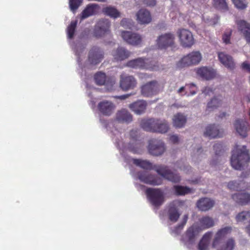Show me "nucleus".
<instances>
[{
	"mask_svg": "<svg viewBox=\"0 0 250 250\" xmlns=\"http://www.w3.org/2000/svg\"><path fill=\"white\" fill-rule=\"evenodd\" d=\"M232 198L237 203L241 205L250 203V194L244 192L233 194Z\"/></svg>",
	"mask_w": 250,
	"mask_h": 250,
	"instance_id": "nucleus-27",
	"label": "nucleus"
},
{
	"mask_svg": "<svg viewBox=\"0 0 250 250\" xmlns=\"http://www.w3.org/2000/svg\"><path fill=\"white\" fill-rule=\"evenodd\" d=\"M110 22L108 19H102L98 21L94 30L96 37H101L110 32Z\"/></svg>",
	"mask_w": 250,
	"mask_h": 250,
	"instance_id": "nucleus-15",
	"label": "nucleus"
},
{
	"mask_svg": "<svg viewBox=\"0 0 250 250\" xmlns=\"http://www.w3.org/2000/svg\"><path fill=\"white\" fill-rule=\"evenodd\" d=\"M200 232V228L197 225H193L189 227L181 238V241L188 248L194 244L196 237Z\"/></svg>",
	"mask_w": 250,
	"mask_h": 250,
	"instance_id": "nucleus-7",
	"label": "nucleus"
},
{
	"mask_svg": "<svg viewBox=\"0 0 250 250\" xmlns=\"http://www.w3.org/2000/svg\"><path fill=\"white\" fill-rule=\"evenodd\" d=\"M143 3L147 6H154L156 4V0H144Z\"/></svg>",
	"mask_w": 250,
	"mask_h": 250,
	"instance_id": "nucleus-51",
	"label": "nucleus"
},
{
	"mask_svg": "<svg viewBox=\"0 0 250 250\" xmlns=\"http://www.w3.org/2000/svg\"><path fill=\"white\" fill-rule=\"evenodd\" d=\"M213 149L216 155H220L224 151L223 146L221 143H216L213 146Z\"/></svg>",
	"mask_w": 250,
	"mask_h": 250,
	"instance_id": "nucleus-46",
	"label": "nucleus"
},
{
	"mask_svg": "<svg viewBox=\"0 0 250 250\" xmlns=\"http://www.w3.org/2000/svg\"><path fill=\"white\" fill-rule=\"evenodd\" d=\"M189 85H190V86H195V84L193 83H191Z\"/></svg>",
	"mask_w": 250,
	"mask_h": 250,
	"instance_id": "nucleus-61",
	"label": "nucleus"
},
{
	"mask_svg": "<svg viewBox=\"0 0 250 250\" xmlns=\"http://www.w3.org/2000/svg\"><path fill=\"white\" fill-rule=\"evenodd\" d=\"M237 133L243 138L247 136L248 123L241 119L236 120L234 124Z\"/></svg>",
	"mask_w": 250,
	"mask_h": 250,
	"instance_id": "nucleus-22",
	"label": "nucleus"
},
{
	"mask_svg": "<svg viewBox=\"0 0 250 250\" xmlns=\"http://www.w3.org/2000/svg\"><path fill=\"white\" fill-rule=\"evenodd\" d=\"M197 74L203 79L209 80L213 79L216 75L215 71L207 67H201L197 69Z\"/></svg>",
	"mask_w": 250,
	"mask_h": 250,
	"instance_id": "nucleus-24",
	"label": "nucleus"
},
{
	"mask_svg": "<svg viewBox=\"0 0 250 250\" xmlns=\"http://www.w3.org/2000/svg\"><path fill=\"white\" fill-rule=\"evenodd\" d=\"M169 140L172 143L176 144L179 141V138L178 136L173 135L170 137Z\"/></svg>",
	"mask_w": 250,
	"mask_h": 250,
	"instance_id": "nucleus-54",
	"label": "nucleus"
},
{
	"mask_svg": "<svg viewBox=\"0 0 250 250\" xmlns=\"http://www.w3.org/2000/svg\"><path fill=\"white\" fill-rule=\"evenodd\" d=\"M202 55L199 51H192L183 57L176 64L180 69L192 65L198 64L202 60Z\"/></svg>",
	"mask_w": 250,
	"mask_h": 250,
	"instance_id": "nucleus-6",
	"label": "nucleus"
},
{
	"mask_svg": "<svg viewBox=\"0 0 250 250\" xmlns=\"http://www.w3.org/2000/svg\"><path fill=\"white\" fill-rule=\"evenodd\" d=\"M238 28L248 43H250V24L243 20L237 22Z\"/></svg>",
	"mask_w": 250,
	"mask_h": 250,
	"instance_id": "nucleus-21",
	"label": "nucleus"
},
{
	"mask_svg": "<svg viewBox=\"0 0 250 250\" xmlns=\"http://www.w3.org/2000/svg\"><path fill=\"white\" fill-rule=\"evenodd\" d=\"M121 36L128 44L134 46L140 44L142 41V37L139 34L130 31H122Z\"/></svg>",
	"mask_w": 250,
	"mask_h": 250,
	"instance_id": "nucleus-16",
	"label": "nucleus"
},
{
	"mask_svg": "<svg viewBox=\"0 0 250 250\" xmlns=\"http://www.w3.org/2000/svg\"><path fill=\"white\" fill-rule=\"evenodd\" d=\"M134 164L145 169H154L158 174L166 179L173 183H177L180 181L181 177L179 174L172 172L167 167L164 165H154L146 160L135 159Z\"/></svg>",
	"mask_w": 250,
	"mask_h": 250,
	"instance_id": "nucleus-1",
	"label": "nucleus"
},
{
	"mask_svg": "<svg viewBox=\"0 0 250 250\" xmlns=\"http://www.w3.org/2000/svg\"><path fill=\"white\" fill-rule=\"evenodd\" d=\"M235 7L239 9H244L246 8L247 4L245 0H232Z\"/></svg>",
	"mask_w": 250,
	"mask_h": 250,
	"instance_id": "nucleus-45",
	"label": "nucleus"
},
{
	"mask_svg": "<svg viewBox=\"0 0 250 250\" xmlns=\"http://www.w3.org/2000/svg\"><path fill=\"white\" fill-rule=\"evenodd\" d=\"M131 53L123 47H119L116 50L112 51V54L113 59L116 61H122L127 59Z\"/></svg>",
	"mask_w": 250,
	"mask_h": 250,
	"instance_id": "nucleus-20",
	"label": "nucleus"
},
{
	"mask_svg": "<svg viewBox=\"0 0 250 250\" xmlns=\"http://www.w3.org/2000/svg\"><path fill=\"white\" fill-rule=\"evenodd\" d=\"M191 93H192V95H193V94H195L196 93V92H193Z\"/></svg>",
	"mask_w": 250,
	"mask_h": 250,
	"instance_id": "nucleus-62",
	"label": "nucleus"
},
{
	"mask_svg": "<svg viewBox=\"0 0 250 250\" xmlns=\"http://www.w3.org/2000/svg\"><path fill=\"white\" fill-rule=\"evenodd\" d=\"M187 122L186 117L181 113H177L173 118V125L177 128L183 127Z\"/></svg>",
	"mask_w": 250,
	"mask_h": 250,
	"instance_id": "nucleus-34",
	"label": "nucleus"
},
{
	"mask_svg": "<svg viewBox=\"0 0 250 250\" xmlns=\"http://www.w3.org/2000/svg\"><path fill=\"white\" fill-rule=\"evenodd\" d=\"M174 35L171 33H167L160 36L157 40V45L158 48L167 49L172 47L175 43Z\"/></svg>",
	"mask_w": 250,
	"mask_h": 250,
	"instance_id": "nucleus-10",
	"label": "nucleus"
},
{
	"mask_svg": "<svg viewBox=\"0 0 250 250\" xmlns=\"http://www.w3.org/2000/svg\"><path fill=\"white\" fill-rule=\"evenodd\" d=\"M137 81L132 76L122 74L120 76V86L125 91L134 89L137 85Z\"/></svg>",
	"mask_w": 250,
	"mask_h": 250,
	"instance_id": "nucleus-13",
	"label": "nucleus"
},
{
	"mask_svg": "<svg viewBox=\"0 0 250 250\" xmlns=\"http://www.w3.org/2000/svg\"><path fill=\"white\" fill-rule=\"evenodd\" d=\"M137 175L139 180L146 184L158 186L162 183L161 179L154 175L148 174L146 171L138 172Z\"/></svg>",
	"mask_w": 250,
	"mask_h": 250,
	"instance_id": "nucleus-14",
	"label": "nucleus"
},
{
	"mask_svg": "<svg viewBox=\"0 0 250 250\" xmlns=\"http://www.w3.org/2000/svg\"><path fill=\"white\" fill-rule=\"evenodd\" d=\"M98 5L96 4H89L86 6L81 14V20H83L88 17L96 14Z\"/></svg>",
	"mask_w": 250,
	"mask_h": 250,
	"instance_id": "nucleus-30",
	"label": "nucleus"
},
{
	"mask_svg": "<svg viewBox=\"0 0 250 250\" xmlns=\"http://www.w3.org/2000/svg\"><path fill=\"white\" fill-rule=\"evenodd\" d=\"M173 188L177 195H185L190 193L191 190L190 188L182 186H174Z\"/></svg>",
	"mask_w": 250,
	"mask_h": 250,
	"instance_id": "nucleus-39",
	"label": "nucleus"
},
{
	"mask_svg": "<svg viewBox=\"0 0 250 250\" xmlns=\"http://www.w3.org/2000/svg\"><path fill=\"white\" fill-rule=\"evenodd\" d=\"M185 89V87L184 86H182L181 87V88H179V89L178 90V93H181L182 91H183Z\"/></svg>",
	"mask_w": 250,
	"mask_h": 250,
	"instance_id": "nucleus-58",
	"label": "nucleus"
},
{
	"mask_svg": "<svg viewBox=\"0 0 250 250\" xmlns=\"http://www.w3.org/2000/svg\"><path fill=\"white\" fill-rule=\"evenodd\" d=\"M180 168L181 169H183L184 170L185 169V167H180Z\"/></svg>",
	"mask_w": 250,
	"mask_h": 250,
	"instance_id": "nucleus-60",
	"label": "nucleus"
},
{
	"mask_svg": "<svg viewBox=\"0 0 250 250\" xmlns=\"http://www.w3.org/2000/svg\"><path fill=\"white\" fill-rule=\"evenodd\" d=\"M188 218V214H185L183 217L181 222L173 228L172 230V232L176 234V235H179L187 224Z\"/></svg>",
	"mask_w": 250,
	"mask_h": 250,
	"instance_id": "nucleus-37",
	"label": "nucleus"
},
{
	"mask_svg": "<svg viewBox=\"0 0 250 250\" xmlns=\"http://www.w3.org/2000/svg\"><path fill=\"white\" fill-rule=\"evenodd\" d=\"M218 58L220 62L227 68L232 70L235 67V63L232 58L223 52L218 53Z\"/></svg>",
	"mask_w": 250,
	"mask_h": 250,
	"instance_id": "nucleus-26",
	"label": "nucleus"
},
{
	"mask_svg": "<svg viewBox=\"0 0 250 250\" xmlns=\"http://www.w3.org/2000/svg\"><path fill=\"white\" fill-rule=\"evenodd\" d=\"M140 126L144 130L152 132L165 133L169 129L167 121L157 119H143L140 122Z\"/></svg>",
	"mask_w": 250,
	"mask_h": 250,
	"instance_id": "nucleus-3",
	"label": "nucleus"
},
{
	"mask_svg": "<svg viewBox=\"0 0 250 250\" xmlns=\"http://www.w3.org/2000/svg\"><path fill=\"white\" fill-rule=\"evenodd\" d=\"M136 16L138 22L141 24H148L152 20L151 14L146 9H140L137 12Z\"/></svg>",
	"mask_w": 250,
	"mask_h": 250,
	"instance_id": "nucleus-25",
	"label": "nucleus"
},
{
	"mask_svg": "<svg viewBox=\"0 0 250 250\" xmlns=\"http://www.w3.org/2000/svg\"><path fill=\"white\" fill-rule=\"evenodd\" d=\"M146 194L150 203L155 207H160L165 202L164 193L161 188H148L146 190Z\"/></svg>",
	"mask_w": 250,
	"mask_h": 250,
	"instance_id": "nucleus-5",
	"label": "nucleus"
},
{
	"mask_svg": "<svg viewBox=\"0 0 250 250\" xmlns=\"http://www.w3.org/2000/svg\"><path fill=\"white\" fill-rule=\"evenodd\" d=\"M180 45L184 48H190L195 44V40L192 33L189 30L180 28L177 31Z\"/></svg>",
	"mask_w": 250,
	"mask_h": 250,
	"instance_id": "nucleus-8",
	"label": "nucleus"
},
{
	"mask_svg": "<svg viewBox=\"0 0 250 250\" xmlns=\"http://www.w3.org/2000/svg\"><path fill=\"white\" fill-rule=\"evenodd\" d=\"M214 6L220 10L227 11L229 9L226 0H213Z\"/></svg>",
	"mask_w": 250,
	"mask_h": 250,
	"instance_id": "nucleus-41",
	"label": "nucleus"
},
{
	"mask_svg": "<svg viewBox=\"0 0 250 250\" xmlns=\"http://www.w3.org/2000/svg\"><path fill=\"white\" fill-rule=\"evenodd\" d=\"M147 105L146 101L144 100H138L130 104L128 107L136 114L141 115L145 112Z\"/></svg>",
	"mask_w": 250,
	"mask_h": 250,
	"instance_id": "nucleus-19",
	"label": "nucleus"
},
{
	"mask_svg": "<svg viewBox=\"0 0 250 250\" xmlns=\"http://www.w3.org/2000/svg\"><path fill=\"white\" fill-rule=\"evenodd\" d=\"M132 115L125 109L118 111L116 115V119L119 123L128 124L132 121Z\"/></svg>",
	"mask_w": 250,
	"mask_h": 250,
	"instance_id": "nucleus-23",
	"label": "nucleus"
},
{
	"mask_svg": "<svg viewBox=\"0 0 250 250\" xmlns=\"http://www.w3.org/2000/svg\"><path fill=\"white\" fill-rule=\"evenodd\" d=\"M226 115V113L225 112L222 113L220 115L219 117L221 118H222L223 117H225Z\"/></svg>",
	"mask_w": 250,
	"mask_h": 250,
	"instance_id": "nucleus-59",
	"label": "nucleus"
},
{
	"mask_svg": "<svg viewBox=\"0 0 250 250\" xmlns=\"http://www.w3.org/2000/svg\"><path fill=\"white\" fill-rule=\"evenodd\" d=\"M250 224L246 228L247 232L250 235V222H249Z\"/></svg>",
	"mask_w": 250,
	"mask_h": 250,
	"instance_id": "nucleus-57",
	"label": "nucleus"
},
{
	"mask_svg": "<svg viewBox=\"0 0 250 250\" xmlns=\"http://www.w3.org/2000/svg\"><path fill=\"white\" fill-rule=\"evenodd\" d=\"M94 79L97 84L102 85L105 83L106 75L105 73L99 72L95 75Z\"/></svg>",
	"mask_w": 250,
	"mask_h": 250,
	"instance_id": "nucleus-42",
	"label": "nucleus"
},
{
	"mask_svg": "<svg viewBox=\"0 0 250 250\" xmlns=\"http://www.w3.org/2000/svg\"><path fill=\"white\" fill-rule=\"evenodd\" d=\"M159 91V84L156 81H152L141 87V94L145 97L156 95Z\"/></svg>",
	"mask_w": 250,
	"mask_h": 250,
	"instance_id": "nucleus-11",
	"label": "nucleus"
},
{
	"mask_svg": "<svg viewBox=\"0 0 250 250\" xmlns=\"http://www.w3.org/2000/svg\"><path fill=\"white\" fill-rule=\"evenodd\" d=\"M115 108L113 104L108 101H103L100 102L98 105L99 111L104 115L110 116Z\"/></svg>",
	"mask_w": 250,
	"mask_h": 250,
	"instance_id": "nucleus-18",
	"label": "nucleus"
},
{
	"mask_svg": "<svg viewBox=\"0 0 250 250\" xmlns=\"http://www.w3.org/2000/svg\"><path fill=\"white\" fill-rule=\"evenodd\" d=\"M214 202L208 198H203L197 202V206L202 211H207L213 207Z\"/></svg>",
	"mask_w": 250,
	"mask_h": 250,
	"instance_id": "nucleus-28",
	"label": "nucleus"
},
{
	"mask_svg": "<svg viewBox=\"0 0 250 250\" xmlns=\"http://www.w3.org/2000/svg\"><path fill=\"white\" fill-rule=\"evenodd\" d=\"M203 93H204L205 95L207 96L210 95V94H213L214 92L212 88L210 87H206L203 90Z\"/></svg>",
	"mask_w": 250,
	"mask_h": 250,
	"instance_id": "nucleus-52",
	"label": "nucleus"
},
{
	"mask_svg": "<svg viewBox=\"0 0 250 250\" xmlns=\"http://www.w3.org/2000/svg\"><path fill=\"white\" fill-rule=\"evenodd\" d=\"M241 68L242 70L250 73V63L247 61H245L241 64Z\"/></svg>",
	"mask_w": 250,
	"mask_h": 250,
	"instance_id": "nucleus-50",
	"label": "nucleus"
},
{
	"mask_svg": "<svg viewBox=\"0 0 250 250\" xmlns=\"http://www.w3.org/2000/svg\"><path fill=\"white\" fill-rule=\"evenodd\" d=\"M200 231L204 229H209L214 225V220L208 216H204L199 220Z\"/></svg>",
	"mask_w": 250,
	"mask_h": 250,
	"instance_id": "nucleus-32",
	"label": "nucleus"
},
{
	"mask_svg": "<svg viewBox=\"0 0 250 250\" xmlns=\"http://www.w3.org/2000/svg\"><path fill=\"white\" fill-rule=\"evenodd\" d=\"M231 33V30H229V31L225 32L224 34L223 35L222 40L223 41V42L226 44H228L230 43Z\"/></svg>",
	"mask_w": 250,
	"mask_h": 250,
	"instance_id": "nucleus-47",
	"label": "nucleus"
},
{
	"mask_svg": "<svg viewBox=\"0 0 250 250\" xmlns=\"http://www.w3.org/2000/svg\"><path fill=\"white\" fill-rule=\"evenodd\" d=\"M77 25V21H71L70 24L68 26L66 30L67 37L69 39H72L73 38L76 28Z\"/></svg>",
	"mask_w": 250,
	"mask_h": 250,
	"instance_id": "nucleus-38",
	"label": "nucleus"
},
{
	"mask_svg": "<svg viewBox=\"0 0 250 250\" xmlns=\"http://www.w3.org/2000/svg\"><path fill=\"white\" fill-rule=\"evenodd\" d=\"M234 245L235 243L233 239H229L218 250H233Z\"/></svg>",
	"mask_w": 250,
	"mask_h": 250,
	"instance_id": "nucleus-43",
	"label": "nucleus"
},
{
	"mask_svg": "<svg viewBox=\"0 0 250 250\" xmlns=\"http://www.w3.org/2000/svg\"><path fill=\"white\" fill-rule=\"evenodd\" d=\"M138 133V130L133 129V130H131L130 132V136L132 139H133L134 140H136Z\"/></svg>",
	"mask_w": 250,
	"mask_h": 250,
	"instance_id": "nucleus-53",
	"label": "nucleus"
},
{
	"mask_svg": "<svg viewBox=\"0 0 250 250\" xmlns=\"http://www.w3.org/2000/svg\"><path fill=\"white\" fill-rule=\"evenodd\" d=\"M237 222H244L248 221L250 222V211H243L238 213L236 217Z\"/></svg>",
	"mask_w": 250,
	"mask_h": 250,
	"instance_id": "nucleus-40",
	"label": "nucleus"
},
{
	"mask_svg": "<svg viewBox=\"0 0 250 250\" xmlns=\"http://www.w3.org/2000/svg\"><path fill=\"white\" fill-rule=\"evenodd\" d=\"M222 104V100L218 99L217 97H214L208 103L207 106V110L211 111Z\"/></svg>",
	"mask_w": 250,
	"mask_h": 250,
	"instance_id": "nucleus-36",
	"label": "nucleus"
},
{
	"mask_svg": "<svg viewBox=\"0 0 250 250\" xmlns=\"http://www.w3.org/2000/svg\"><path fill=\"white\" fill-rule=\"evenodd\" d=\"M132 21L129 19L124 18L121 21V25L123 27L131 28Z\"/></svg>",
	"mask_w": 250,
	"mask_h": 250,
	"instance_id": "nucleus-48",
	"label": "nucleus"
},
{
	"mask_svg": "<svg viewBox=\"0 0 250 250\" xmlns=\"http://www.w3.org/2000/svg\"><path fill=\"white\" fill-rule=\"evenodd\" d=\"M180 215L177 207L173 204H170L167 210L169 220L172 223H176L178 220Z\"/></svg>",
	"mask_w": 250,
	"mask_h": 250,
	"instance_id": "nucleus-31",
	"label": "nucleus"
},
{
	"mask_svg": "<svg viewBox=\"0 0 250 250\" xmlns=\"http://www.w3.org/2000/svg\"><path fill=\"white\" fill-rule=\"evenodd\" d=\"M129 149L130 151L134 153H138V150L136 149H134V148H133L131 147H129Z\"/></svg>",
	"mask_w": 250,
	"mask_h": 250,
	"instance_id": "nucleus-56",
	"label": "nucleus"
},
{
	"mask_svg": "<svg viewBox=\"0 0 250 250\" xmlns=\"http://www.w3.org/2000/svg\"><path fill=\"white\" fill-rule=\"evenodd\" d=\"M103 12L106 16L113 19L120 17V12L114 7L106 6L103 8Z\"/></svg>",
	"mask_w": 250,
	"mask_h": 250,
	"instance_id": "nucleus-35",
	"label": "nucleus"
},
{
	"mask_svg": "<svg viewBox=\"0 0 250 250\" xmlns=\"http://www.w3.org/2000/svg\"><path fill=\"white\" fill-rule=\"evenodd\" d=\"M104 58V52L99 47H92L89 51L88 62L92 65H95L102 62Z\"/></svg>",
	"mask_w": 250,
	"mask_h": 250,
	"instance_id": "nucleus-9",
	"label": "nucleus"
},
{
	"mask_svg": "<svg viewBox=\"0 0 250 250\" xmlns=\"http://www.w3.org/2000/svg\"><path fill=\"white\" fill-rule=\"evenodd\" d=\"M250 161V156L248 150L245 146L241 148L236 146L232 150L230 159V164L233 168L237 170L241 169Z\"/></svg>",
	"mask_w": 250,
	"mask_h": 250,
	"instance_id": "nucleus-2",
	"label": "nucleus"
},
{
	"mask_svg": "<svg viewBox=\"0 0 250 250\" xmlns=\"http://www.w3.org/2000/svg\"><path fill=\"white\" fill-rule=\"evenodd\" d=\"M212 233L211 231L206 232L198 244L199 250H208L210 240Z\"/></svg>",
	"mask_w": 250,
	"mask_h": 250,
	"instance_id": "nucleus-33",
	"label": "nucleus"
},
{
	"mask_svg": "<svg viewBox=\"0 0 250 250\" xmlns=\"http://www.w3.org/2000/svg\"><path fill=\"white\" fill-rule=\"evenodd\" d=\"M83 0H69V5L71 11L75 13L83 2Z\"/></svg>",
	"mask_w": 250,
	"mask_h": 250,
	"instance_id": "nucleus-44",
	"label": "nucleus"
},
{
	"mask_svg": "<svg viewBox=\"0 0 250 250\" xmlns=\"http://www.w3.org/2000/svg\"><path fill=\"white\" fill-rule=\"evenodd\" d=\"M148 149L150 154L157 156L162 155L166 150L164 143L156 139L149 141Z\"/></svg>",
	"mask_w": 250,
	"mask_h": 250,
	"instance_id": "nucleus-12",
	"label": "nucleus"
},
{
	"mask_svg": "<svg viewBox=\"0 0 250 250\" xmlns=\"http://www.w3.org/2000/svg\"><path fill=\"white\" fill-rule=\"evenodd\" d=\"M232 228L231 227H226L218 230L215 234V237L212 242V247L215 248L222 243L226 238L227 235L231 232Z\"/></svg>",
	"mask_w": 250,
	"mask_h": 250,
	"instance_id": "nucleus-17",
	"label": "nucleus"
},
{
	"mask_svg": "<svg viewBox=\"0 0 250 250\" xmlns=\"http://www.w3.org/2000/svg\"><path fill=\"white\" fill-rule=\"evenodd\" d=\"M238 185L235 181H231L228 183V187L230 190H238L239 189Z\"/></svg>",
	"mask_w": 250,
	"mask_h": 250,
	"instance_id": "nucleus-49",
	"label": "nucleus"
},
{
	"mask_svg": "<svg viewBox=\"0 0 250 250\" xmlns=\"http://www.w3.org/2000/svg\"><path fill=\"white\" fill-rule=\"evenodd\" d=\"M158 63L154 61L149 60L148 59L138 58L132 60L127 62L126 65L133 68L145 69L150 70H157L158 69Z\"/></svg>",
	"mask_w": 250,
	"mask_h": 250,
	"instance_id": "nucleus-4",
	"label": "nucleus"
},
{
	"mask_svg": "<svg viewBox=\"0 0 250 250\" xmlns=\"http://www.w3.org/2000/svg\"><path fill=\"white\" fill-rule=\"evenodd\" d=\"M133 94H127L125 95H121L118 97V98L120 100H125L127 98H128L130 95H133Z\"/></svg>",
	"mask_w": 250,
	"mask_h": 250,
	"instance_id": "nucleus-55",
	"label": "nucleus"
},
{
	"mask_svg": "<svg viewBox=\"0 0 250 250\" xmlns=\"http://www.w3.org/2000/svg\"><path fill=\"white\" fill-rule=\"evenodd\" d=\"M204 136L210 138H219L222 136V133L215 125H210L207 127Z\"/></svg>",
	"mask_w": 250,
	"mask_h": 250,
	"instance_id": "nucleus-29",
	"label": "nucleus"
}]
</instances>
